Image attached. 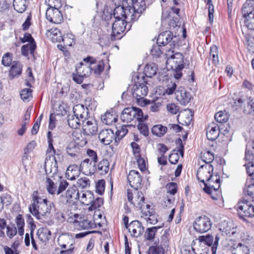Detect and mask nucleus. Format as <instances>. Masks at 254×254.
<instances>
[{
    "mask_svg": "<svg viewBox=\"0 0 254 254\" xmlns=\"http://www.w3.org/2000/svg\"><path fill=\"white\" fill-rule=\"evenodd\" d=\"M38 192L34 191L32 195L33 202L29 207V210L37 219H42V217L48 216L52 208V202L47 199L37 196Z\"/></svg>",
    "mask_w": 254,
    "mask_h": 254,
    "instance_id": "f257e3e1",
    "label": "nucleus"
},
{
    "mask_svg": "<svg viewBox=\"0 0 254 254\" xmlns=\"http://www.w3.org/2000/svg\"><path fill=\"white\" fill-rule=\"evenodd\" d=\"M55 162L46 159L45 162V169L48 176L46 178V188L48 192L52 194H57L58 182L55 184V180L58 173V164L54 158Z\"/></svg>",
    "mask_w": 254,
    "mask_h": 254,
    "instance_id": "f03ea898",
    "label": "nucleus"
},
{
    "mask_svg": "<svg viewBox=\"0 0 254 254\" xmlns=\"http://www.w3.org/2000/svg\"><path fill=\"white\" fill-rule=\"evenodd\" d=\"M213 168L211 164L201 165L197 172V178L204 184V187H213L212 184L220 181V177L212 174Z\"/></svg>",
    "mask_w": 254,
    "mask_h": 254,
    "instance_id": "7ed1b4c3",
    "label": "nucleus"
},
{
    "mask_svg": "<svg viewBox=\"0 0 254 254\" xmlns=\"http://www.w3.org/2000/svg\"><path fill=\"white\" fill-rule=\"evenodd\" d=\"M168 51L167 56H168L166 63L168 66L174 70V76L176 79H179L182 76V70L184 67V57L180 53H176L173 55L170 56Z\"/></svg>",
    "mask_w": 254,
    "mask_h": 254,
    "instance_id": "20e7f679",
    "label": "nucleus"
},
{
    "mask_svg": "<svg viewBox=\"0 0 254 254\" xmlns=\"http://www.w3.org/2000/svg\"><path fill=\"white\" fill-rule=\"evenodd\" d=\"M120 118L123 122L128 123L133 120L138 122H143L147 119V115H144L140 109L131 107L125 108L121 113Z\"/></svg>",
    "mask_w": 254,
    "mask_h": 254,
    "instance_id": "39448f33",
    "label": "nucleus"
},
{
    "mask_svg": "<svg viewBox=\"0 0 254 254\" xmlns=\"http://www.w3.org/2000/svg\"><path fill=\"white\" fill-rule=\"evenodd\" d=\"M131 92L138 105L144 106L150 103V101L144 98L148 92V87L145 83H136L132 87Z\"/></svg>",
    "mask_w": 254,
    "mask_h": 254,
    "instance_id": "423d86ee",
    "label": "nucleus"
},
{
    "mask_svg": "<svg viewBox=\"0 0 254 254\" xmlns=\"http://www.w3.org/2000/svg\"><path fill=\"white\" fill-rule=\"evenodd\" d=\"M238 214L241 218L254 216V207L248 200H242L237 204Z\"/></svg>",
    "mask_w": 254,
    "mask_h": 254,
    "instance_id": "0eeeda50",
    "label": "nucleus"
},
{
    "mask_svg": "<svg viewBox=\"0 0 254 254\" xmlns=\"http://www.w3.org/2000/svg\"><path fill=\"white\" fill-rule=\"evenodd\" d=\"M124 19L115 20L112 24V33L111 35L112 41L120 39L126 29L127 24Z\"/></svg>",
    "mask_w": 254,
    "mask_h": 254,
    "instance_id": "6e6552de",
    "label": "nucleus"
},
{
    "mask_svg": "<svg viewBox=\"0 0 254 254\" xmlns=\"http://www.w3.org/2000/svg\"><path fill=\"white\" fill-rule=\"evenodd\" d=\"M211 225L210 219L206 216H202L195 219L193 227L196 232L202 233L207 232L211 228Z\"/></svg>",
    "mask_w": 254,
    "mask_h": 254,
    "instance_id": "1a4fd4ad",
    "label": "nucleus"
},
{
    "mask_svg": "<svg viewBox=\"0 0 254 254\" xmlns=\"http://www.w3.org/2000/svg\"><path fill=\"white\" fill-rule=\"evenodd\" d=\"M127 199L128 201L136 208H138L141 210L143 208V206L144 204V196L142 192L135 190L132 193L128 190ZM144 208L145 207H144Z\"/></svg>",
    "mask_w": 254,
    "mask_h": 254,
    "instance_id": "9d476101",
    "label": "nucleus"
},
{
    "mask_svg": "<svg viewBox=\"0 0 254 254\" xmlns=\"http://www.w3.org/2000/svg\"><path fill=\"white\" fill-rule=\"evenodd\" d=\"M60 8H48L46 13L47 19L50 22L60 24L63 21V16Z\"/></svg>",
    "mask_w": 254,
    "mask_h": 254,
    "instance_id": "9b49d317",
    "label": "nucleus"
},
{
    "mask_svg": "<svg viewBox=\"0 0 254 254\" xmlns=\"http://www.w3.org/2000/svg\"><path fill=\"white\" fill-rule=\"evenodd\" d=\"M219 239V236L216 235L215 238V241L213 242V238L210 235L199 236L198 238L200 246L201 244H203L211 247L212 254H216V250Z\"/></svg>",
    "mask_w": 254,
    "mask_h": 254,
    "instance_id": "f8f14e48",
    "label": "nucleus"
},
{
    "mask_svg": "<svg viewBox=\"0 0 254 254\" xmlns=\"http://www.w3.org/2000/svg\"><path fill=\"white\" fill-rule=\"evenodd\" d=\"M141 212V218L145 220L148 224H155L158 222L157 215L149 204L145 205V207L142 209Z\"/></svg>",
    "mask_w": 254,
    "mask_h": 254,
    "instance_id": "ddd939ff",
    "label": "nucleus"
},
{
    "mask_svg": "<svg viewBox=\"0 0 254 254\" xmlns=\"http://www.w3.org/2000/svg\"><path fill=\"white\" fill-rule=\"evenodd\" d=\"M82 121V127L84 132L87 135L96 134L98 130L96 121L92 118H89Z\"/></svg>",
    "mask_w": 254,
    "mask_h": 254,
    "instance_id": "4468645a",
    "label": "nucleus"
},
{
    "mask_svg": "<svg viewBox=\"0 0 254 254\" xmlns=\"http://www.w3.org/2000/svg\"><path fill=\"white\" fill-rule=\"evenodd\" d=\"M80 171L85 175H92L96 170V163L93 162L90 159H85L80 163Z\"/></svg>",
    "mask_w": 254,
    "mask_h": 254,
    "instance_id": "2eb2a0df",
    "label": "nucleus"
},
{
    "mask_svg": "<svg viewBox=\"0 0 254 254\" xmlns=\"http://www.w3.org/2000/svg\"><path fill=\"white\" fill-rule=\"evenodd\" d=\"M100 142L104 145H109L113 141H115V134L111 129H102L98 134Z\"/></svg>",
    "mask_w": 254,
    "mask_h": 254,
    "instance_id": "dca6fc26",
    "label": "nucleus"
},
{
    "mask_svg": "<svg viewBox=\"0 0 254 254\" xmlns=\"http://www.w3.org/2000/svg\"><path fill=\"white\" fill-rule=\"evenodd\" d=\"M123 2L126 3L127 5H131L132 10L139 17L146 8L144 0H123Z\"/></svg>",
    "mask_w": 254,
    "mask_h": 254,
    "instance_id": "f3484780",
    "label": "nucleus"
},
{
    "mask_svg": "<svg viewBox=\"0 0 254 254\" xmlns=\"http://www.w3.org/2000/svg\"><path fill=\"white\" fill-rule=\"evenodd\" d=\"M127 181L131 188L137 190L141 186L142 178L137 171L131 170L127 176Z\"/></svg>",
    "mask_w": 254,
    "mask_h": 254,
    "instance_id": "a211bd4d",
    "label": "nucleus"
},
{
    "mask_svg": "<svg viewBox=\"0 0 254 254\" xmlns=\"http://www.w3.org/2000/svg\"><path fill=\"white\" fill-rule=\"evenodd\" d=\"M212 186L213 187L209 185L204 187L203 190L207 194L210 195L212 199L218 200L221 196L220 191L219 190L220 187V181L214 182V184H212Z\"/></svg>",
    "mask_w": 254,
    "mask_h": 254,
    "instance_id": "6ab92c4d",
    "label": "nucleus"
},
{
    "mask_svg": "<svg viewBox=\"0 0 254 254\" xmlns=\"http://www.w3.org/2000/svg\"><path fill=\"white\" fill-rule=\"evenodd\" d=\"M130 235L134 237H139L144 231V228L141 223L137 220L132 221L127 227Z\"/></svg>",
    "mask_w": 254,
    "mask_h": 254,
    "instance_id": "aec40b11",
    "label": "nucleus"
},
{
    "mask_svg": "<svg viewBox=\"0 0 254 254\" xmlns=\"http://www.w3.org/2000/svg\"><path fill=\"white\" fill-rule=\"evenodd\" d=\"M173 34L170 31H165L158 35L157 44L159 46H165L168 44L172 45Z\"/></svg>",
    "mask_w": 254,
    "mask_h": 254,
    "instance_id": "412c9836",
    "label": "nucleus"
},
{
    "mask_svg": "<svg viewBox=\"0 0 254 254\" xmlns=\"http://www.w3.org/2000/svg\"><path fill=\"white\" fill-rule=\"evenodd\" d=\"M219 133L220 130L218 126L212 123L207 127L206 136L209 140H214L218 137Z\"/></svg>",
    "mask_w": 254,
    "mask_h": 254,
    "instance_id": "4be33fe9",
    "label": "nucleus"
},
{
    "mask_svg": "<svg viewBox=\"0 0 254 254\" xmlns=\"http://www.w3.org/2000/svg\"><path fill=\"white\" fill-rule=\"evenodd\" d=\"M243 18L254 14V1L246 0L241 8Z\"/></svg>",
    "mask_w": 254,
    "mask_h": 254,
    "instance_id": "5701e85b",
    "label": "nucleus"
},
{
    "mask_svg": "<svg viewBox=\"0 0 254 254\" xmlns=\"http://www.w3.org/2000/svg\"><path fill=\"white\" fill-rule=\"evenodd\" d=\"M80 170L79 167L75 164L69 165L66 171V177L70 180H75L80 175Z\"/></svg>",
    "mask_w": 254,
    "mask_h": 254,
    "instance_id": "b1692460",
    "label": "nucleus"
},
{
    "mask_svg": "<svg viewBox=\"0 0 254 254\" xmlns=\"http://www.w3.org/2000/svg\"><path fill=\"white\" fill-rule=\"evenodd\" d=\"M124 11V19L126 22L129 23L132 21H135L139 18L130 5H125Z\"/></svg>",
    "mask_w": 254,
    "mask_h": 254,
    "instance_id": "393cba45",
    "label": "nucleus"
},
{
    "mask_svg": "<svg viewBox=\"0 0 254 254\" xmlns=\"http://www.w3.org/2000/svg\"><path fill=\"white\" fill-rule=\"evenodd\" d=\"M92 67L87 64H85L82 63H80L77 64L76 66V71L77 74H80L84 77H88L91 73Z\"/></svg>",
    "mask_w": 254,
    "mask_h": 254,
    "instance_id": "a878e982",
    "label": "nucleus"
},
{
    "mask_svg": "<svg viewBox=\"0 0 254 254\" xmlns=\"http://www.w3.org/2000/svg\"><path fill=\"white\" fill-rule=\"evenodd\" d=\"M59 245L63 249L73 247V241L70 236L67 235H62L58 239Z\"/></svg>",
    "mask_w": 254,
    "mask_h": 254,
    "instance_id": "bb28decb",
    "label": "nucleus"
},
{
    "mask_svg": "<svg viewBox=\"0 0 254 254\" xmlns=\"http://www.w3.org/2000/svg\"><path fill=\"white\" fill-rule=\"evenodd\" d=\"M46 34L53 42H61L64 39L61 31L57 28L48 30Z\"/></svg>",
    "mask_w": 254,
    "mask_h": 254,
    "instance_id": "cd10ccee",
    "label": "nucleus"
},
{
    "mask_svg": "<svg viewBox=\"0 0 254 254\" xmlns=\"http://www.w3.org/2000/svg\"><path fill=\"white\" fill-rule=\"evenodd\" d=\"M117 119V116L113 111H107L101 116L102 122L107 125H111L116 122Z\"/></svg>",
    "mask_w": 254,
    "mask_h": 254,
    "instance_id": "c85d7f7f",
    "label": "nucleus"
},
{
    "mask_svg": "<svg viewBox=\"0 0 254 254\" xmlns=\"http://www.w3.org/2000/svg\"><path fill=\"white\" fill-rule=\"evenodd\" d=\"M73 115L81 120L86 119L88 115V109L81 104L75 105L73 108Z\"/></svg>",
    "mask_w": 254,
    "mask_h": 254,
    "instance_id": "c756f323",
    "label": "nucleus"
},
{
    "mask_svg": "<svg viewBox=\"0 0 254 254\" xmlns=\"http://www.w3.org/2000/svg\"><path fill=\"white\" fill-rule=\"evenodd\" d=\"M243 112L245 115L254 117V98L250 97L246 100Z\"/></svg>",
    "mask_w": 254,
    "mask_h": 254,
    "instance_id": "7c9ffc66",
    "label": "nucleus"
},
{
    "mask_svg": "<svg viewBox=\"0 0 254 254\" xmlns=\"http://www.w3.org/2000/svg\"><path fill=\"white\" fill-rule=\"evenodd\" d=\"M38 239L43 244H46L50 240L51 236L50 230L46 228H41L37 232Z\"/></svg>",
    "mask_w": 254,
    "mask_h": 254,
    "instance_id": "2f4dec72",
    "label": "nucleus"
},
{
    "mask_svg": "<svg viewBox=\"0 0 254 254\" xmlns=\"http://www.w3.org/2000/svg\"><path fill=\"white\" fill-rule=\"evenodd\" d=\"M176 98L178 101L182 104H186L188 103L190 100V95L189 92H187L184 89L181 88L176 92Z\"/></svg>",
    "mask_w": 254,
    "mask_h": 254,
    "instance_id": "473e14b6",
    "label": "nucleus"
},
{
    "mask_svg": "<svg viewBox=\"0 0 254 254\" xmlns=\"http://www.w3.org/2000/svg\"><path fill=\"white\" fill-rule=\"evenodd\" d=\"M22 65L19 62L14 61L9 70V76L11 78L19 76L22 72Z\"/></svg>",
    "mask_w": 254,
    "mask_h": 254,
    "instance_id": "72a5a7b5",
    "label": "nucleus"
},
{
    "mask_svg": "<svg viewBox=\"0 0 254 254\" xmlns=\"http://www.w3.org/2000/svg\"><path fill=\"white\" fill-rule=\"evenodd\" d=\"M29 4L27 0H14L13 7L14 9L19 13L24 12Z\"/></svg>",
    "mask_w": 254,
    "mask_h": 254,
    "instance_id": "f704fd0d",
    "label": "nucleus"
},
{
    "mask_svg": "<svg viewBox=\"0 0 254 254\" xmlns=\"http://www.w3.org/2000/svg\"><path fill=\"white\" fill-rule=\"evenodd\" d=\"M158 70L157 65L151 63L147 64L144 67V73L148 77H152L155 75Z\"/></svg>",
    "mask_w": 254,
    "mask_h": 254,
    "instance_id": "c9c22d12",
    "label": "nucleus"
},
{
    "mask_svg": "<svg viewBox=\"0 0 254 254\" xmlns=\"http://www.w3.org/2000/svg\"><path fill=\"white\" fill-rule=\"evenodd\" d=\"M79 194L78 196L80 197L81 202L84 205H89L94 199L93 193L90 191L82 192Z\"/></svg>",
    "mask_w": 254,
    "mask_h": 254,
    "instance_id": "e433bc0d",
    "label": "nucleus"
},
{
    "mask_svg": "<svg viewBox=\"0 0 254 254\" xmlns=\"http://www.w3.org/2000/svg\"><path fill=\"white\" fill-rule=\"evenodd\" d=\"M231 253L232 254H250V251L247 246L239 243L232 247Z\"/></svg>",
    "mask_w": 254,
    "mask_h": 254,
    "instance_id": "4c0bfd02",
    "label": "nucleus"
},
{
    "mask_svg": "<svg viewBox=\"0 0 254 254\" xmlns=\"http://www.w3.org/2000/svg\"><path fill=\"white\" fill-rule=\"evenodd\" d=\"M109 164L108 160L103 159L98 164L96 171L101 175H105L109 171Z\"/></svg>",
    "mask_w": 254,
    "mask_h": 254,
    "instance_id": "58836bf2",
    "label": "nucleus"
},
{
    "mask_svg": "<svg viewBox=\"0 0 254 254\" xmlns=\"http://www.w3.org/2000/svg\"><path fill=\"white\" fill-rule=\"evenodd\" d=\"M128 126L123 125L119 128L115 134V144L118 145L120 140L126 135L128 132L127 127Z\"/></svg>",
    "mask_w": 254,
    "mask_h": 254,
    "instance_id": "ea45409f",
    "label": "nucleus"
},
{
    "mask_svg": "<svg viewBox=\"0 0 254 254\" xmlns=\"http://www.w3.org/2000/svg\"><path fill=\"white\" fill-rule=\"evenodd\" d=\"M36 48V45L35 42H31L28 44L24 45L21 48L22 54L27 56L30 53L33 56Z\"/></svg>",
    "mask_w": 254,
    "mask_h": 254,
    "instance_id": "a19ab883",
    "label": "nucleus"
},
{
    "mask_svg": "<svg viewBox=\"0 0 254 254\" xmlns=\"http://www.w3.org/2000/svg\"><path fill=\"white\" fill-rule=\"evenodd\" d=\"M167 131V127L161 125H155L152 128V133L158 137L163 136Z\"/></svg>",
    "mask_w": 254,
    "mask_h": 254,
    "instance_id": "79ce46f5",
    "label": "nucleus"
},
{
    "mask_svg": "<svg viewBox=\"0 0 254 254\" xmlns=\"http://www.w3.org/2000/svg\"><path fill=\"white\" fill-rule=\"evenodd\" d=\"M81 119L74 115H69L67 119L68 126L72 128L76 129L80 126Z\"/></svg>",
    "mask_w": 254,
    "mask_h": 254,
    "instance_id": "37998d69",
    "label": "nucleus"
},
{
    "mask_svg": "<svg viewBox=\"0 0 254 254\" xmlns=\"http://www.w3.org/2000/svg\"><path fill=\"white\" fill-rule=\"evenodd\" d=\"M123 6L118 5L114 9L113 15L116 20L124 19L125 7L127 4L123 2Z\"/></svg>",
    "mask_w": 254,
    "mask_h": 254,
    "instance_id": "c03bdc74",
    "label": "nucleus"
},
{
    "mask_svg": "<svg viewBox=\"0 0 254 254\" xmlns=\"http://www.w3.org/2000/svg\"><path fill=\"white\" fill-rule=\"evenodd\" d=\"M80 218L76 223L78 224V226L81 229H86L91 226V221L88 219L87 216L80 215Z\"/></svg>",
    "mask_w": 254,
    "mask_h": 254,
    "instance_id": "a18cd8bd",
    "label": "nucleus"
},
{
    "mask_svg": "<svg viewBox=\"0 0 254 254\" xmlns=\"http://www.w3.org/2000/svg\"><path fill=\"white\" fill-rule=\"evenodd\" d=\"M243 192L245 195H248L254 201V181L251 184H246Z\"/></svg>",
    "mask_w": 254,
    "mask_h": 254,
    "instance_id": "49530a36",
    "label": "nucleus"
},
{
    "mask_svg": "<svg viewBox=\"0 0 254 254\" xmlns=\"http://www.w3.org/2000/svg\"><path fill=\"white\" fill-rule=\"evenodd\" d=\"M15 223L18 228V233L20 236H23L24 232V227L25 225L24 219L21 214H18L16 219Z\"/></svg>",
    "mask_w": 254,
    "mask_h": 254,
    "instance_id": "de8ad7c7",
    "label": "nucleus"
},
{
    "mask_svg": "<svg viewBox=\"0 0 254 254\" xmlns=\"http://www.w3.org/2000/svg\"><path fill=\"white\" fill-rule=\"evenodd\" d=\"M57 177L58 178L57 181L59 185L57 194V195H60L67 187L68 183L62 177L57 175Z\"/></svg>",
    "mask_w": 254,
    "mask_h": 254,
    "instance_id": "09e8293b",
    "label": "nucleus"
},
{
    "mask_svg": "<svg viewBox=\"0 0 254 254\" xmlns=\"http://www.w3.org/2000/svg\"><path fill=\"white\" fill-rule=\"evenodd\" d=\"M75 144V142L71 141L66 148V153L70 156H75L78 153V148Z\"/></svg>",
    "mask_w": 254,
    "mask_h": 254,
    "instance_id": "8fccbe9b",
    "label": "nucleus"
},
{
    "mask_svg": "<svg viewBox=\"0 0 254 254\" xmlns=\"http://www.w3.org/2000/svg\"><path fill=\"white\" fill-rule=\"evenodd\" d=\"M66 215V221L70 223H76V221L80 218V215L77 213L72 212L69 210L65 211V214Z\"/></svg>",
    "mask_w": 254,
    "mask_h": 254,
    "instance_id": "3c124183",
    "label": "nucleus"
},
{
    "mask_svg": "<svg viewBox=\"0 0 254 254\" xmlns=\"http://www.w3.org/2000/svg\"><path fill=\"white\" fill-rule=\"evenodd\" d=\"M191 118L186 111L180 113L178 116V119L182 121V123H180L182 125H189L192 120Z\"/></svg>",
    "mask_w": 254,
    "mask_h": 254,
    "instance_id": "603ef678",
    "label": "nucleus"
},
{
    "mask_svg": "<svg viewBox=\"0 0 254 254\" xmlns=\"http://www.w3.org/2000/svg\"><path fill=\"white\" fill-rule=\"evenodd\" d=\"M200 156L205 164H210L214 160V155L209 151L204 150L201 153Z\"/></svg>",
    "mask_w": 254,
    "mask_h": 254,
    "instance_id": "864d4df0",
    "label": "nucleus"
},
{
    "mask_svg": "<svg viewBox=\"0 0 254 254\" xmlns=\"http://www.w3.org/2000/svg\"><path fill=\"white\" fill-rule=\"evenodd\" d=\"M164 249L162 245H156L149 247L148 254H164Z\"/></svg>",
    "mask_w": 254,
    "mask_h": 254,
    "instance_id": "5fc2aeb1",
    "label": "nucleus"
},
{
    "mask_svg": "<svg viewBox=\"0 0 254 254\" xmlns=\"http://www.w3.org/2000/svg\"><path fill=\"white\" fill-rule=\"evenodd\" d=\"M210 58L212 59L214 64H216L219 63L218 55V48L216 46H213L210 49Z\"/></svg>",
    "mask_w": 254,
    "mask_h": 254,
    "instance_id": "6e6d98bb",
    "label": "nucleus"
},
{
    "mask_svg": "<svg viewBox=\"0 0 254 254\" xmlns=\"http://www.w3.org/2000/svg\"><path fill=\"white\" fill-rule=\"evenodd\" d=\"M91 67H93L92 71H94V74L100 75L104 70V64L102 61H100L98 63H95Z\"/></svg>",
    "mask_w": 254,
    "mask_h": 254,
    "instance_id": "4d7b16f0",
    "label": "nucleus"
},
{
    "mask_svg": "<svg viewBox=\"0 0 254 254\" xmlns=\"http://www.w3.org/2000/svg\"><path fill=\"white\" fill-rule=\"evenodd\" d=\"M90 181L86 177H82L79 179L76 183L77 187L85 189L89 187Z\"/></svg>",
    "mask_w": 254,
    "mask_h": 254,
    "instance_id": "13d9d810",
    "label": "nucleus"
},
{
    "mask_svg": "<svg viewBox=\"0 0 254 254\" xmlns=\"http://www.w3.org/2000/svg\"><path fill=\"white\" fill-rule=\"evenodd\" d=\"M215 119L220 123H225L228 120V115L222 111H219L215 114Z\"/></svg>",
    "mask_w": 254,
    "mask_h": 254,
    "instance_id": "bf43d9fd",
    "label": "nucleus"
},
{
    "mask_svg": "<svg viewBox=\"0 0 254 254\" xmlns=\"http://www.w3.org/2000/svg\"><path fill=\"white\" fill-rule=\"evenodd\" d=\"M12 54L9 53L5 54L1 60V64L5 66H9L12 64Z\"/></svg>",
    "mask_w": 254,
    "mask_h": 254,
    "instance_id": "052dcab7",
    "label": "nucleus"
},
{
    "mask_svg": "<svg viewBox=\"0 0 254 254\" xmlns=\"http://www.w3.org/2000/svg\"><path fill=\"white\" fill-rule=\"evenodd\" d=\"M103 204V199L101 197H98L95 200L93 199V201L90 203L91 205L89 209L91 210H95L101 207Z\"/></svg>",
    "mask_w": 254,
    "mask_h": 254,
    "instance_id": "680f3d73",
    "label": "nucleus"
},
{
    "mask_svg": "<svg viewBox=\"0 0 254 254\" xmlns=\"http://www.w3.org/2000/svg\"><path fill=\"white\" fill-rule=\"evenodd\" d=\"M159 228H160V227H152L147 228L145 232V237L146 239L149 240L153 239L157 229Z\"/></svg>",
    "mask_w": 254,
    "mask_h": 254,
    "instance_id": "e2e57ef3",
    "label": "nucleus"
},
{
    "mask_svg": "<svg viewBox=\"0 0 254 254\" xmlns=\"http://www.w3.org/2000/svg\"><path fill=\"white\" fill-rule=\"evenodd\" d=\"M20 96L22 100L27 101L32 97V90L29 88L23 89L20 93Z\"/></svg>",
    "mask_w": 254,
    "mask_h": 254,
    "instance_id": "0e129e2a",
    "label": "nucleus"
},
{
    "mask_svg": "<svg viewBox=\"0 0 254 254\" xmlns=\"http://www.w3.org/2000/svg\"><path fill=\"white\" fill-rule=\"evenodd\" d=\"M65 194L71 201H72V198L75 197L77 195H80L78 192H76V190L75 187L69 188L66 190Z\"/></svg>",
    "mask_w": 254,
    "mask_h": 254,
    "instance_id": "69168bd1",
    "label": "nucleus"
},
{
    "mask_svg": "<svg viewBox=\"0 0 254 254\" xmlns=\"http://www.w3.org/2000/svg\"><path fill=\"white\" fill-rule=\"evenodd\" d=\"M180 158L178 153L176 152V149L173 150L172 153L169 156V162L173 164H176L178 163Z\"/></svg>",
    "mask_w": 254,
    "mask_h": 254,
    "instance_id": "338daca9",
    "label": "nucleus"
},
{
    "mask_svg": "<svg viewBox=\"0 0 254 254\" xmlns=\"http://www.w3.org/2000/svg\"><path fill=\"white\" fill-rule=\"evenodd\" d=\"M6 229V234L9 238H12L17 232V229L14 225L7 226Z\"/></svg>",
    "mask_w": 254,
    "mask_h": 254,
    "instance_id": "774afa93",
    "label": "nucleus"
}]
</instances>
